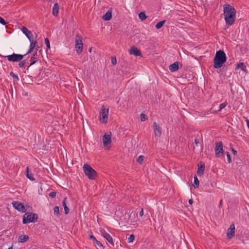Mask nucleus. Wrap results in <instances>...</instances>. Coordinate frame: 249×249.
Here are the masks:
<instances>
[{
  "label": "nucleus",
  "mask_w": 249,
  "mask_h": 249,
  "mask_svg": "<svg viewBox=\"0 0 249 249\" xmlns=\"http://www.w3.org/2000/svg\"><path fill=\"white\" fill-rule=\"evenodd\" d=\"M89 239L90 240H92L93 241V243L94 244V241L97 239L95 237H94L92 234L91 231H90V233H89Z\"/></svg>",
  "instance_id": "nucleus-33"
},
{
  "label": "nucleus",
  "mask_w": 249,
  "mask_h": 249,
  "mask_svg": "<svg viewBox=\"0 0 249 249\" xmlns=\"http://www.w3.org/2000/svg\"><path fill=\"white\" fill-rule=\"evenodd\" d=\"M25 64H26L25 60L20 61L18 64V67L19 68H23L24 67V66L25 65Z\"/></svg>",
  "instance_id": "nucleus-36"
},
{
  "label": "nucleus",
  "mask_w": 249,
  "mask_h": 249,
  "mask_svg": "<svg viewBox=\"0 0 249 249\" xmlns=\"http://www.w3.org/2000/svg\"><path fill=\"white\" fill-rule=\"evenodd\" d=\"M38 219L36 213H26L23 216L22 222L24 224L30 222H35Z\"/></svg>",
  "instance_id": "nucleus-5"
},
{
  "label": "nucleus",
  "mask_w": 249,
  "mask_h": 249,
  "mask_svg": "<svg viewBox=\"0 0 249 249\" xmlns=\"http://www.w3.org/2000/svg\"><path fill=\"white\" fill-rule=\"evenodd\" d=\"M8 249H13L12 247L9 248Z\"/></svg>",
  "instance_id": "nucleus-49"
},
{
  "label": "nucleus",
  "mask_w": 249,
  "mask_h": 249,
  "mask_svg": "<svg viewBox=\"0 0 249 249\" xmlns=\"http://www.w3.org/2000/svg\"><path fill=\"white\" fill-rule=\"evenodd\" d=\"M94 243H95L99 247H103L102 244L99 241H98L97 239H96L94 241Z\"/></svg>",
  "instance_id": "nucleus-39"
},
{
  "label": "nucleus",
  "mask_w": 249,
  "mask_h": 249,
  "mask_svg": "<svg viewBox=\"0 0 249 249\" xmlns=\"http://www.w3.org/2000/svg\"><path fill=\"white\" fill-rule=\"evenodd\" d=\"M59 6L57 3H54L53 8L52 14L55 16L57 17L59 13Z\"/></svg>",
  "instance_id": "nucleus-19"
},
{
  "label": "nucleus",
  "mask_w": 249,
  "mask_h": 249,
  "mask_svg": "<svg viewBox=\"0 0 249 249\" xmlns=\"http://www.w3.org/2000/svg\"><path fill=\"white\" fill-rule=\"evenodd\" d=\"M169 69L172 72L177 71L178 69V62L177 61L172 64L169 66Z\"/></svg>",
  "instance_id": "nucleus-20"
},
{
  "label": "nucleus",
  "mask_w": 249,
  "mask_h": 249,
  "mask_svg": "<svg viewBox=\"0 0 249 249\" xmlns=\"http://www.w3.org/2000/svg\"><path fill=\"white\" fill-rule=\"evenodd\" d=\"M165 23V20L159 22L155 26L156 28L157 29H159L161 28L163 26V25Z\"/></svg>",
  "instance_id": "nucleus-27"
},
{
  "label": "nucleus",
  "mask_w": 249,
  "mask_h": 249,
  "mask_svg": "<svg viewBox=\"0 0 249 249\" xmlns=\"http://www.w3.org/2000/svg\"><path fill=\"white\" fill-rule=\"evenodd\" d=\"M27 54V53L24 55L13 53L11 55H8L7 56L0 55V56L1 57H4V58H7L9 62H20L23 58V57Z\"/></svg>",
  "instance_id": "nucleus-6"
},
{
  "label": "nucleus",
  "mask_w": 249,
  "mask_h": 249,
  "mask_svg": "<svg viewBox=\"0 0 249 249\" xmlns=\"http://www.w3.org/2000/svg\"><path fill=\"white\" fill-rule=\"evenodd\" d=\"M21 31L25 35V36L28 37L30 42V49L27 52V54L31 53L32 52L34 51V49L36 46V44L37 43L36 41H34V37L32 32L29 31L27 28L25 26H22Z\"/></svg>",
  "instance_id": "nucleus-3"
},
{
  "label": "nucleus",
  "mask_w": 249,
  "mask_h": 249,
  "mask_svg": "<svg viewBox=\"0 0 249 249\" xmlns=\"http://www.w3.org/2000/svg\"><path fill=\"white\" fill-rule=\"evenodd\" d=\"M0 23L3 25H5L7 24V22L1 17H0Z\"/></svg>",
  "instance_id": "nucleus-37"
},
{
  "label": "nucleus",
  "mask_w": 249,
  "mask_h": 249,
  "mask_svg": "<svg viewBox=\"0 0 249 249\" xmlns=\"http://www.w3.org/2000/svg\"><path fill=\"white\" fill-rule=\"evenodd\" d=\"M67 198L65 197L63 201V206L64 207V211L65 214H68L69 213V209L66 205V201H67Z\"/></svg>",
  "instance_id": "nucleus-24"
},
{
  "label": "nucleus",
  "mask_w": 249,
  "mask_h": 249,
  "mask_svg": "<svg viewBox=\"0 0 249 249\" xmlns=\"http://www.w3.org/2000/svg\"><path fill=\"white\" fill-rule=\"evenodd\" d=\"M111 9L108 10L106 13L103 16L102 18L104 20L108 21L111 18L112 14Z\"/></svg>",
  "instance_id": "nucleus-21"
},
{
  "label": "nucleus",
  "mask_w": 249,
  "mask_h": 249,
  "mask_svg": "<svg viewBox=\"0 0 249 249\" xmlns=\"http://www.w3.org/2000/svg\"><path fill=\"white\" fill-rule=\"evenodd\" d=\"M222 200H221L220 201V203H219V207H220L222 205Z\"/></svg>",
  "instance_id": "nucleus-48"
},
{
  "label": "nucleus",
  "mask_w": 249,
  "mask_h": 249,
  "mask_svg": "<svg viewBox=\"0 0 249 249\" xmlns=\"http://www.w3.org/2000/svg\"><path fill=\"white\" fill-rule=\"evenodd\" d=\"M144 159V156H143L142 155L139 156L137 160V161L139 163L142 164L143 161Z\"/></svg>",
  "instance_id": "nucleus-31"
},
{
  "label": "nucleus",
  "mask_w": 249,
  "mask_h": 249,
  "mask_svg": "<svg viewBox=\"0 0 249 249\" xmlns=\"http://www.w3.org/2000/svg\"><path fill=\"white\" fill-rule=\"evenodd\" d=\"M111 63L113 65H115L117 63V59L116 58V57H111Z\"/></svg>",
  "instance_id": "nucleus-40"
},
{
  "label": "nucleus",
  "mask_w": 249,
  "mask_h": 249,
  "mask_svg": "<svg viewBox=\"0 0 249 249\" xmlns=\"http://www.w3.org/2000/svg\"><path fill=\"white\" fill-rule=\"evenodd\" d=\"M10 75L13 77L15 80L18 81L19 80L18 76L15 74L13 72H11Z\"/></svg>",
  "instance_id": "nucleus-34"
},
{
  "label": "nucleus",
  "mask_w": 249,
  "mask_h": 249,
  "mask_svg": "<svg viewBox=\"0 0 249 249\" xmlns=\"http://www.w3.org/2000/svg\"><path fill=\"white\" fill-rule=\"evenodd\" d=\"M223 143L221 142L216 143L215 147V155L216 157L219 158L224 153Z\"/></svg>",
  "instance_id": "nucleus-9"
},
{
  "label": "nucleus",
  "mask_w": 249,
  "mask_h": 249,
  "mask_svg": "<svg viewBox=\"0 0 249 249\" xmlns=\"http://www.w3.org/2000/svg\"><path fill=\"white\" fill-rule=\"evenodd\" d=\"M75 48L77 54H80L83 49V43L82 41V37L80 35H77L75 40Z\"/></svg>",
  "instance_id": "nucleus-8"
},
{
  "label": "nucleus",
  "mask_w": 249,
  "mask_h": 249,
  "mask_svg": "<svg viewBox=\"0 0 249 249\" xmlns=\"http://www.w3.org/2000/svg\"><path fill=\"white\" fill-rule=\"evenodd\" d=\"M246 121L247 125V126H248V128H249V120L247 119V120H246Z\"/></svg>",
  "instance_id": "nucleus-45"
},
{
  "label": "nucleus",
  "mask_w": 249,
  "mask_h": 249,
  "mask_svg": "<svg viewBox=\"0 0 249 249\" xmlns=\"http://www.w3.org/2000/svg\"><path fill=\"white\" fill-rule=\"evenodd\" d=\"M224 16L225 22L227 25L231 26L235 20L236 11L235 8L229 4H225L223 6Z\"/></svg>",
  "instance_id": "nucleus-1"
},
{
  "label": "nucleus",
  "mask_w": 249,
  "mask_h": 249,
  "mask_svg": "<svg viewBox=\"0 0 249 249\" xmlns=\"http://www.w3.org/2000/svg\"><path fill=\"white\" fill-rule=\"evenodd\" d=\"M139 18L142 21H143L147 17L144 12H141L139 14Z\"/></svg>",
  "instance_id": "nucleus-26"
},
{
  "label": "nucleus",
  "mask_w": 249,
  "mask_h": 249,
  "mask_svg": "<svg viewBox=\"0 0 249 249\" xmlns=\"http://www.w3.org/2000/svg\"><path fill=\"white\" fill-rule=\"evenodd\" d=\"M227 105V102H225L222 104H221L219 106V109H218V111H220L223 108H225Z\"/></svg>",
  "instance_id": "nucleus-30"
},
{
  "label": "nucleus",
  "mask_w": 249,
  "mask_h": 249,
  "mask_svg": "<svg viewBox=\"0 0 249 249\" xmlns=\"http://www.w3.org/2000/svg\"><path fill=\"white\" fill-rule=\"evenodd\" d=\"M188 202H189V203L190 205L192 204H193V199H189V200Z\"/></svg>",
  "instance_id": "nucleus-46"
},
{
  "label": "nucleus",
  "mask_w": 249,
  "mask_h": 249,
  "mask_svg": "<svg viewBox=\"0 0 249 249\" xmlns=\"http://www.w3.org/2000/svg\"><path fill=\"white\" fill-rule=\"evenodd\" d=\"M235 234V226L233 224L230 225V227L228 230L227 236L229 238L231 239L234 236Z\"/></svg>",
  "instance_id": "nucleus-15"
},
{
  "label": "nucleus",
  "mask_w": 249,
  "mask_h": 249,
  "mask_svg": "<svg viewBox=\"0 0 249 249\" xmlns=\"http://www.w3.org/2000/svg\"><path fill=\"white\" fill-rule=\"evenodd\" d=\"M205 169V164L204 163L200 162L198 164V169L197 171V174L198 176H202L204 173Z\"/></svg>",
  "instance_id": "nucleus-16"
},
{
  "label": "nucleus",
  "mask_w": 249,
  "mask_h": 249,
  "mask_svg": "<svg viewBox=\"0 0 249 249\" xmlns=\"http://www.w3.org/2000/svg\"><path fill=\"white\" fill-rule=\"evenodd\" d=\"M29 238V236L26 235H20L18 238V242L19 243H24L26 242Z\"/></svg>",
  "instance_id": "nucleus-22"
},
{
  "label": "nucleus",
  "mask_w": 249,
  "mask_h": 249,
  "mask_svg": "<svg viewBox=\"0 0 249 249\" xmlns=\"http://www.w3.org/2000/svg\"><path fill=\"white\" fill-rule=\"evenodd\" d=\"M45 41V44H46L47 49L50 48V42L48 38H45L44 39Z\"/></svg>",
  "instance_id": "nucleus-35"
},
{
  "label": "nucleus",
  "mask_w": 249,
  "mask_h": 249,
  "mask_svg": "<svg viewBox=\"0 0 249 249\" xmlns=\"http://www.w3.org/2000/svg\"><path fill=\"white\" fill-rule=\"evenodd\" d=\"M56 193L55 191H53L51 192L49 196L52 198H54L56 196Z\"/></svg>",
  "instance_id": "nucleus-41"
},
{
  "label": "nucleus",
  "mask_w": 249,
  "mask_h": 249,
  "mask_svg": "<svg viewBox=\"0 0 249 249\" xmlns=\"http://www.w3.org/2000/svg\"><path fill=\"white\" fill-rule=\"evenodd\" d=\"M140 119L142 122H144L148 119L147 116L143 113L140 114Z\"/></svg>",
  "instance_id": "nucleus-29"
},
{
  "label": "nucleus",
  "mask_w": 249,
  "mask_h": 249,
  "mask_svg": "<svg viewBox=\"0 0 249 249\" xmlns=\"http://www.w3.org/2000/svg\"><path fill=\"white\" fill-rule=\"evenodd\" d=\"M13 207L18 212L25 213L26 209L23 204L19 201H13L12 202Z\"/></svg>",
  "instance_id": "nucleus-11"
},
{
  "label": "nucleus",
  "mask_w": 249,
  "mask_h": 249,
  "mask_svg": "<svg viewBox=\"0 0 249 249\" xmlns=\"http://www.w3.org/2000/svg\"><path fill=\"white\" fill-rule=\"evenodd\" d=\"M153 131L155 137H160L162 134L161 128L156 122L153 124Z\"/></svg>",
  "instance_id": "nucleus-12"
},
{
  "label": "nucleus",
  "mask_w": 249,
  "mask_h": 249,
  "mask_svg": "<svg viewBox=\"0 0 249 249\" xmlns=\"http://www.w3.org/2000/svg\"><path fill=\"white\" fill-rule=\"evenodd\" d=\"M83 169L84 173L89 179H94L97 177V172L89 164H84Z\"/></svg>",
  "instance_id": "nucleus-4"
},
{
  "label": "nucleus",
  "mask_w": 249,
  "mask_h": 249,
  "mask_svg": "<svg viewBox=\"0 0 249 249\" xmlns=\"http://www.w3.org/2000/svg\"><path fill=\"white\" fill-rule=\"evenodd\" d=\"M38 49H39V46H38V45H37V44L36 43V46H35V47L34 48V50H36V51H35V52H37V50H38Z\"/></svg>",
  "instance_id": "nucleus-43"
},
{
  "label": "nucleus",
  "mask_w": 249,
  "mask_h": 249,
  "mask_svg": "<svg viewBox=\"0 0 249 249\" xmlns=\"http://www.w3.org/2000/svg\"><path fill=\"white\" fill-rule=\"evenodd\" d=\"M226 155L228 158V161L229 163H231V158L230 156V154L229 152H226Z\"/></svg>",
  "instance_id": "nucleus-38"
},
{
  "label": "nucleus",
  "mask_w": 249,
  "mask_h": 249,
  "mask_svg": "<svg viewBox=\"0 0 249 249\" xmlns=\"http://www.w3.org/2000/svg\"><path fill=\"white\" fill-rule=\"evenodd\" d=\"M26 176H27V178H29L30 180H35V178H34V175L32 173H30L29 172V167H26Z\"/></svg>",
  "instance_id": "nucleus-23"
},
{
  "label": "nucleus",
  "mask_w": 249,
  "mask_h": 249,
  "mask_svg": "<svg viewBox=\"0 0 249 249\" xmlns=\"http://www.w3.org/2000/svg\"><path fill=\"white\" fill-rule=\"evenodd\" d=\"M199 181L196 176L194 177V181L193 186L195 188H197L199 187Z\"/></svg>",
  "instance_id": "nucleus-25"
},
{
  "label": "nucleus",
  "mask_w": 249,
  "mask_h": 249,
  "mask_svg": "<svg viewBox=\"0 0 249 249\" xmlns=\"http://www.w3.org/2000/svg\"><path fill=\"white\" fill-rule=\"evenodd\" d=\"M53 213L56 216L60 215V213H59V209L58 206H55L53 209Z\"/></svg>",
  "instance_id": "nucleus-28"
},
{
  "label": "nucleus",
  "mask_w": 249,
  "mask_h": 249,
  "mask_svg": "<svg viewBox=\"0 0 249 249\" xmlns=\"http://www.w3.org/2000/svg\"><path fill=\"white\" fill-rule=\"evenodd\" d=\"M231 151L234 155H237V152L235 150H234V149L232 148L231 149Z\"/></svg>",
  "instance_id": "nucleus-44"
},
{
  "label": "nucleus",
  "mask_w": 249,
  "mask_h": 249,
  "mask_svg": "<svg viewBox=\"0 0 249 249\" xmlns=\"http://www.w3.org/2000/svg\"><path fill=\"white\" fill-rule=\"evenodd\" d=\"M37 58H38V55L37 54V52H35L34 54H33V55L31 56V57L30 58V61L31 63H30L29 66L28 67L27 70H28L29 67L30 66L33 65L37 61Z\"/></svg>",
  "instance_id": "nucleus-17"
},
{
  "label": "nucleus",
  "mask_w": 249,
  "mask_h": 249,
  "mask_svg": "<svg viewBox=\"0 0 249 249\" xmlns=\"http://www.w3.org/2000/svg\"><path fill=\"white\" fill-rule=\"evenodd\" d=\"M135 239V236L134 234H131L127 238V242L128 243L132 242Z\"/></svg>",
  "instance_id": "nucleus-32"
},
{
  "label": "nucleus",
  "mask_w": 249,
  "mask_h": 249,
  "mask_svg": "<svg viewBox=\"0 0 249 249\" xmlns=\"http://www.w3.org/2000/svg\"><path fill=\"white\" fill-rule=\"evenodd\" d=\"M195 142L196 144H197V143H199L198 140L196 139L195 140Z\"/></svg>",
  "instance_id": "nucleus-47"
},
{
  "label": "nucleus",
  "mask_w": 249,
  "mask_h": 249,
  "mask_svg": "<svg viewBox=\"0 0 249 249\" xmlns=\"http://www.w3.org/2000/svg\"><path fill=\"white\" fill-rule=\"evenodd\" d=\"M139 214L140 216H142L143 215V209L142 208L141 209Z\"/></svg>",
  "instance_id": "nucleus-42"
},
{
  "label": "nucleus",
  "mask_w": 249,
  "mask_h": 249,
  "mask_svg": "<svg viewBox=\"0 0 249 249\" xmlns=\"http://www.w3.org/2000/svg\"><path fill=\"white\" fill-rule=\"evenodd\" d=\"M102 140L104 146L106 147L110 144L111 142V133H110V134L105 133V134L103 136Z\"/></svg>",
  "instance_id": "nucleus-13"
},
{
  "label": "nucleus",
  "mask_w": 249,
  "mask_h": 249,
  "mask_svg": "<svg viewBox=\"0 0 249 249\" xmlns=\"http://www.w3.org/2000/svg\"><path fill=\"white\" fill-rule=\"evenodd\" d=\"M100 232L102 236L106 239L109 244L111 245L112 246H114V241L110 235L107 233L105 230L102 229L100 230Z\"/></svg>",
  "instance_id": "nucleus-10"
},
{
  "label": "nucleus",
  "mask_w": 249,
  "mask_h": 249,
  "mask_svg": "<svg viewBox=\"0 0 249 249\" xmlns=\"http://www.w3.org/2000/svg\"><path fill=\"white\" fill-rule=\"evenodd\" d=\"M91 48H90V49H89V51L90 52H91Z\"/></svg>",
  "instance_id": "nucleus-50"
},
{
  "label": "nucleus",
  "mask_w": 249,
  "mask_h": 249,
  "mask_svg": "<svg viewBox=\"0 0 249 249\" xmlns=\"http://www.w3.org/2000/svg\"><path fill=\"white\" fill-rule=\"evenodd\" d=\"M109 113V108L106 107L105 106H102L100 111V121L101 123L107 124L108 121V116Z\"/></svg>",
  "instance_id": "nucleus-7"
},
{
  "label": "nucleus",
  "mask_w": 249,
  "mask_h": 249,
  "mask_svg": "<svg viewBox=\"0 0 249 249\" xmlns=\"http://www.w3.org/2000/svg\"><path fill=\"white\" fill-rule=\"evenodd\" d=\"M227 60L225 53L222 50L216 52L213 59V67L215 69L220 68Z\"/></svg>",
  "instance_id": "nucleus-2"
},
{
  "label": "nucleus",
  "mask_w": 249,
  "mask_h": 249,
  "mask_svg": "<svg viewBox=\"0 0 249 249\" xmlns=\"http://www.w3.org/2000/svg\"><path fill=\"white\" fill-rule=\"evenodd\" d=\"M129 53L130 54L134 55L135 56H142L141 51L134 46L130 47V49L129 50Z\"/></svg>",
  "instance_id": "nucleus-14"
},
{
  "label": "nucleus",
  "mask_w": 249,
  "mask_h": 249,
  "mask_svg": "<svg viewBox=\"0 0 249 249\" xmlns=\"http://www.w3.org/2000/svg\"><path fill=\"white\" fill-rule=\"evenodd\" d=\"M239 69H241L244 72H247V67L243 62L238 64L235 68V70L237 71Z\"/></svg>",
  "instance_id": "nucleus-18"
}]
</instances>
